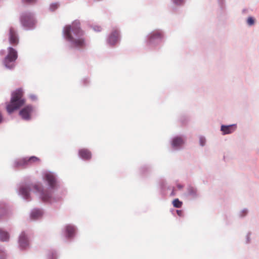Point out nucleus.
<instances>
[{
  "mask_svg": "<svg viewBox=\"0 0 259 259\" xmlns=\"http://www.w3.org/2000/svg\"><path fill=\"white\" fill-rule=\"evenodd\" d=\"M18 244L20 250L26 249L29 246V239L25 232L22 231L18 238Z\"/></svg>",
  "mask_w": 259,
  "mask_h": 259,
  "instance_id": "4468645a",
  "label": "nucleus"
},
{
  "mask_svg": "<svg viewBox=\"0 0 259 259\" xmlns=\"http://www.w3.org/2000/svg\"><path fill=\"white\" fill-rule=\"evenodd\" d=\"M60 6L59 3H53L50 5L49 10L51 12H54L57 10Z\"/></svg>",
  "mask_w": 259,
  "mask_h": 259,
  "instance_id": "c85d7f7f",
  "label": "nucleus"
},
{
  "mask_svg": "<svg viewBox=\"0 0 259 259\" xmlns=\"http://www.w3.org/2000/svg\"><path fill=\"white\" fill-rule=\"evenodd\" d=\"M77 155L80 159L85 162L90 161L92 158V152L86 148H79L78 150Z\"/></svg>",
  "mask_w": 259,
  "mask_h": 259,
  "instance_id": "ddd939ff",
  "label": "nucleus"
},
{
  "mask_svg": "<svg viewBox=\"0 0 259 259\" xmlns=\"http://www.w3.org/2000/svg\"><path fill=\"white\" fill-rule=\"evenodd\" d=\"M206 143V138L202 135H200L199 137V144L201 147H204L205 146Z\"/></svg>",
  "mask_w": 259,
  "mask_h": 259,
  "instance_id": "cd10ccee",
  "label": "nucleus"
},
{
  "mask_svg": "<svg viewBox=\"0 0 259 259\" xmlns=\"http://www.w3.org/2000/svg\"><path fill=\"white\" fill-rule=\"evenodd\" d=\"M44 214V210L42 208H34L30 213V218L31 220L36 221L41 219Z\"/></svg>",
  "mask_w": 259,
  "mask_h": 259,
  "instance_id": "a211bd4d",
  "label": "nucleus"
},
{
  "mask_svg": "<svg viewBox=\"0 0 259 259\" xmlns=\"http://www.w3.org/2000/svg\"><path fill=\"white\" fill-rule=\"evenodd\" d=\"M176 212H177L178 215H179L180 217H182L184 215H183V211L181 209L176 210Z\"/></svg>",
  "mask_w": 259,
  "mask_h": 259,
  "instance_id": "e433bc0d",
  "label": "nucleus"
},
{
  "mask_svg": "<svg viewBox=\"0 0 259 259\" xmlns=\"http://www.w3.org/2000/svg\"><path fill=\"white\" fill-rule=\"evenodd\" d=\"M188 120V118L185 114H181L178 118V121L183 125L186 124Z\"/></svg>",
  "mask_w": 259,
  "mask_h": 259,
  "instance_id": "393cba45",
  "label": "nucleus"
},
{
  "mask_svg": "<svg viewBox=\"0 0 259 259\" xmlns=\"http://www.w3.org/2000/svg\"><path fill=\"white\" fill-rule=\"evenodd\" d=\"M8 214V205L4 201H0V218H2Z\"/></svg>",
  "mask_w": 259,
  "mask_h": 259,
  "instance_id": "412c9836",
  "label": "nucleus"
},
{
  "mask_svg": "<svg viewBox=\"0 0 259 259\" xmlns=\"http://www.w3.org/2000/svg\"><path fill=\"white\" fill-rule=\"evenodd\" d=\"M170 190H171V191L170 193L169 194V196L173 197V196H176V193L175 188L174 187H171V189Z\"/></svg>",
  "mask_w": 259,
  "mask_h": 259,
  "instance_id": "72a5a7b5",
  "label": "nucleus"
},
{
  "mask_svg": "<svg viewBox=\"0 0 259 259\" xmlns=\"http://www.w3.org/2000/svg\"><path fill=\"white\" fill-rule=\"evenodd\" d=\"M247 213V209H244L242 210V211L240 212V216L241 217H244L245 215H246Z\"/></svg>",
  "mask_w": 259,
  "mask_h": 259,
  "instance_id": "c9c22d12",
  "label": "nucleus"
},
{
  "mask_svg": "<svg viewBox=\"0 0 259 259\" xmlns=\"http://www.w3.org/2000/svg\"><path fill=\"white\" fill-rule=\"evenodd\" d=\"M246 22L248 26H252L255 24V19L254 17L250 16L247 18Z\"/></svg>",
  "mask_w": 259,
  "mask_h": 259,
  "instance_id": "a878e982",
  "label": "nucleus"
},
{
  "mask_svg": "<svg viewBox=\"0 0 259 259\" xmlns=\"http://www.w3.org/2000/svg\"><path fill=\"white\" fill-rule=\"evenodd\" d=\"M121 39V30L119 27L114 26L106 35V45L108 48H115L120 44Z\"/></svg>",
  "mask_w": 259,
  "mask_h": 259,
  "instance_id": "6e6552de",
  "label": "nucleus"
},
{
  "mask_svg": "<svg viewBox=\"0 0 259 259\" xmlns=\"http://www.w3.org/2000/svg\"><path fill=\"white\" fill-rule=\"evenodd\" d=\"M18 58V52L12 47L8 48V54L5 57L3 63L7 69L12 70L15 67V62Z\"/></svg>",
  "mask_w": 259,
  "mask_h": 259,
  "instance_id": "9d476101",
  "label": "nucleus"
},
{
  "mask_svg": "<svg viewBox=\"0 0 259 259\" xmlns=\"http://www.w3.org/2000/svg\"><path fill=\"white\" fill-rule=\"evenodd\" d=\"M0 259H5L4 257L0 256Z\"/></svg>",
  "mask_w": 259,
  "mask_h": 259,
  "instance_id": "79ce46f5",
  "label": "nucleus"
},
{
  "mask_svg": "<svg viewBox=\"0 0 259 259\" xmlns=\"http://www.w3.org/2000/svg\"><path fill=\"white\" fill-rule=\"evenodd\" d=\"M10 239L9 232L4 228H0V241L2 242H8Z\"/></svg>",
  "mask_w": 259,
  "mask_h": 259,
  "instance_id": "aec40b11",
  "label": "nucleus"
},
{
  "mask_svg": "<svg viewBox=\"0 0 259 259\" xmlns=\"http://www.w3.org/2000/svg\"><path fill=\"white\" fill-rule=\"evenodd\" d=\"M96 1H98V2H101V1H102L103 0H96Z\"/></svg>",
  "mask_w": 259,
  "mask_h": 259,
  "instance_id": "37998d69",
  "label": "nucleus"
},
{
  "mask_svg": "<svg viewBox=\"0 0 259 259\" xmlns=\"http://www.w3.org/2000/svg\"><path fill=\"white\" fill-rule=\"evenodd\" d=\"M58 252L55 249H50L46 253V259H57Z\"/></svg>",
  "mask_w": 259,
  "mask_h": 259,
  "instance_id": "5701e85b",
  "label": "nucleus"
},
{
  "mask_svg": "<svg viewBox=\"0 0 259 259\" xmlns=\"http://www.w3.org/2000/svg\"><path fill=\"white\" fill-rule=\"evenodd\" d=\"M226 224L227 225H230L231 224V223L228 220H227Z\"/></svg>",
  "mask_w": 259,
  "mask_h": 259,
  "instance_id": "ea45409f",
  "label": "nucleus"
},
{
  "mask_svg": "<svg viewBox=\"0 0 259 259\" xmlns=\"http://www.w3.org/2000/svg\"><path fill=\"white\" fill-rule=\"evenodd\" d=\"M9 43L13 46H17L19 42V37L17 32L13 27H10L8 34Z\"/></svg>",
  "mask_w": 259,
  "mask_h": 259,
  "instance_id": "dca6fc26",
  "label": "nucleus"
},
{
  "mask_svg": "<svg viewBox=\"0 0 259 259\" xmlns=\"http://www.w3.org/2000/svg\"><path fill=\"white\" fill-rule=\"evenodd\" d=\"M22 2L24 3L31 4L36 2V0H22Z\"/></svg>",
  "mask_w": 259,
  "mask_h": 259,
  "instance_id": "f704fd0d",
  "label": "nucleus"
},
{
  "mask_svg": "<svg viewBox=\"0 0 259 259\" xmlns=\"http://www.w3.org/2000/svg\"><path fill=\"white\" fill-rule=\"evenodd\" d=\"M177 188H178L179 190L182 189L183 188V187H184V186H183V185H181V184H178V185H177Z\"/></svg>",
  "mask_w": 259,
  "mask_h": 259,
  "instance_id": "4c0bfd02",
  "label": "nucleus"
},
{
  "mask_svg": "<svg viewBox=\"0 0 259 259\" xmlns=\"http://www.w3.org/2000/svg\"><path fill=\"white\" fill-rule=\"evenodd\" d=\"M165 39V33L162 29H155L149 32L145 36L146 47L150 51H158Z\"/></svg>",
  "mask_w": 259,
  "mask_h": 259,
  "instance_id": "7ed1b4c3",
  "label": "nucleus"
},
{
  "mask_svg": "<svg viewBox=\"0 0 259 259\" xmlns=\"http://www.w3.org/2000/svg\"><path fill=\"white\" fill-rule=\"evenodd\" d=\"M187 140L184 134H174L168 140V144L172 152H178L184 149Z\"/></svg>",
  "mask_w": 259,
  "mask_h": 259,
  "instance_id": "423d86ee",
  "label": "nucleus"
},
{
  "mask_svg": "<svg viewBox=\"0 0 259 259\" xmlns=\"http://www.w3.org/2000/svg\"><path fill=\"white\" fill-rule=\"evenodd\" d=\"M80 83L84 87H88L90 83V79L89 77H84L80 80Z\"/></svg>",
  "mask_w": 259,
  "mask_h": 259,
  "instance_id": "bb28decb",
  "label": "nucleus"
},
{
  "mask_svg": "<svg viewBox=\"0 0 259 259\" xmlns=\"http://www.w3.org/2000/svg\"><path fill=\"white\" fill-rule=\"evenodd\" d=\"M20 19L22 26L25 30H30L35 29L36 20L34 13L28 11L23 12L21 14Z\"/></svg>",
  "mask_w": 259,
  "mask_h": 259,
  "instance_id": "1a4fd4ad",
  "label": "nucleus"
},
{
  "mask_svg": "<svg viewBox=\"0 0 259 259\" xmlns=\"http://www.w3.org/2000/svg\"><path fill=\"white\" fill-rule=\"evenodd\" d=\"M24 92L21 88L17 89L11 93L9 103L6 105V110L9 114L19 110L25 105L26 100L23 97Z\"/></svg>",
  "mask_w": 259,
  "mask_h": 259,
  "instance_id": "20e7f679",
  "label": "nucleus"
},
{
  "mask_svg": "<svg viewBox=\"0 0 259 259\" xmlns=\"http://www.w3.org/2000/svg\"><path fill=\"white\" fill-rule=\"evenodd\" d=\"M186 195L192 200H196L200 197L198 189L192 185H189L186 189Z\"/></svg>",
  "mask_w": 259,
  "mask_h": 259,
  "instance_id": "2eb2a0df",
  "label": "nucleus"
},
{
  "mask_svg": "<svg viewBox=\"0 0 259 259\" xmlns=\"http://www.w3.org/2000/svg\"><path fill=\"white\" fill-rule=\"evenodd\" d=\"M172 204L174 207L180 208H181L183 205V202L179 198H175L172 200Z\"/></svg>",
  "mask_w": 259,
  "mask_h": 259,
  "instance_id": "b1692460",
  "label": "nucleus"
},
{
  "mask_svg": "<svg viewBox=\"0 0 259 259\" xmlns=\"http://www.w3.org/2000/svg\"><path fill=\"white\" fill-rule=\"evenodd\" d=\"M33 111V106L31 104H27L19 109V115L22 120L29 121L32 120Z\"/></svg>",
  "mask_w": 259,
  "mask_h": 259,
  "instance_id": "f8f14e48",
  "label": "nucleus"
},
{
  "mask_svg": "<svg viewBox=\"0 0 259 259\" xmlns=\"http://www.w3.org/2000/svg\"><path fill=\"white\" fill-rule=\"evenodd\" d=\"M85 32L81 28L78 20H74L71 24L66 25L63 29L62 35L66 47L74 51H82L87 46Z\"/></svg>",
  "mask_w": 259,
  "mask_h": 259,
  "instance_id": "f03ea898",
  "label": "nucleus"
},
{
  "mask_svg": "<svg viewBox=\"0 0 259 259\" xmlns=\"http://www.w3.org/2000/svg\"><path fill=\"white\" fill-rule=\"evenodd\" d=\"M251 232H249L247 233V234L246 235V243L249 244L250 242L251 239H250V235H251Z\"/></svg>",
  "mask_w": 259,
  "mask_h": 259,
  "instance_id": "473e14b6",
  "label": "nucleus"
},
{
  "mask_svg": "<svg viewBox=\"0 0 259 259\" xmlns=\"http://www.w3.org/2000/svg\"><path fill=\"white\" fill-rule=\"evenodd\" d=\"M172 8H178L184 6L186 2V0H170Z\"/></svg>",
  "mask_w": 259,
  "mask_h": 259,
  "instance_id": "4be33fe9",
  "label": "nucleus"
},
{
  "mask_svg": "<svg viewBox=\"0 0 259 259\" xmlns=\"http://www.w3.org/2000/svg\"><path fill=\"white\" fill-rule=\"evenodd\" d=\"M40 162L41 159L34 155L21 157L14 159L12 162L11 167L15 170L23 169Z\"/></svg>",
  "mask_w": 259,
  "mask_h": 259,
  "instance_id": "39448f33",
  "label": "nucleus"
},
{
  "mask_svg": "<svg viewBox=\"0 0 259 259\" xmlns=\"http://www.w3.org/2000/svg\"><path fill=\"white\" fill-rule=\"evenodd\" d=\"M246 11V9H243V10H242V13H244Z\"/></svg>",
  "mask_w": 259,
  "mask_h": 259,
  "instance_id": "a19ab883",
  "label": "nucleus"
},
{
  "mask_svg": "<svg viewBox=\"0 0 259 259\" xmlns=\"http://www.w3.org/2000/svg\"><path fill=\"white\" fill-rule=\"evenodd\" d=\"M154 169V165L152 163H144L139 166L138 168V174L139 177L143 179H147L150 178Z\"/></svg>",
  "mask_w": 259,
  "mask_h": 259,
  "instance_id": "9b49d317",
  "label": "nucleus"
},
{
  "mask_svg": "<svg viewBox=\"0 0 259 259\" xmlns=\"http://www.w3.org/2000/svg\"><path fill=\"white\" fill-rule=\"evenodd\" d=\"M219 6L222 10L225 9L226 7V1L225 0H218Z\"/></svg>",
  "mask_w": 259,
  "mask_h": 259,
  "instance_id": "c756f323",
  "label": "nucleus"
},
{
  "mask_svg": "<svg viewBox=\"0 0 259 259\" xmlns=\"http://www.w3.org/2000/svg\"><path fill=\"white\" fill-rule=\"evenodd\" d=\"M158 185L160 194L162 197H165L168 194L167 191L171 190V186L168 185L166 181L164 179H160L159 181Z\"/></svg>",
  "mask_w": 259,
  "mask_h": 259,
  "instance_id": "f3484780",
  "label": "nucleus"
},
{
  "mask_svg": "<svg viewBox=\"0 0 259 259\" xmlns=\"http://www.w3.org/2000/svg\"><path fill=\"white\" fill-rule=\"evenodd\" d=\"M6 53V50H1L0 51V55H4Z\"/></svg>",
  "mask_w": 259,
  "mask_h": 259,
  "instance_id": "58836bf2",
  "label": "nucleus"
},
{
  "mask_svg": "<svg viewBox=\"0 0 259 259\" xmlns=\"http://www.w3.org/2000/svg\"><path fill=\"white\" fill-rule=\"evenodd\" d=\"M28 98L32 101H36L37 100V97L36 95L31 94L28 95Z\"/></svg>",
  "mask_w": 259,
  "mask_h": 259,
  "instance_id": "7c9ffc66",
  "label": "nucleus"
},
{
  "mask_svg": "<svg viewBox=\"0 0 259 259\" xmlns=\"http://www.w3.org/2000/svg\"><path fill=\"white\" fill-rule=\"evenodd\" d=\"M92 28L96 32H100L102 30L101 27L99 25H94Z\"/></svg>",
  "mask_w": 259,
  "mask_h": 259,
  "instance_id": "2f4dec72",
  "label": "nucleus"
},
{
  "mask_svg": "<svg viewBox=\"0 0 259 259\" xmlns=\"http://www.w3.org/2000/svg\"><path fill=\"white\" fill-rule=\"evenodd\" d=\"M78 232V228L73 224H66L63 226L61 230L62 241L66 244L74 242Z\"/></svg>",
  "mask_w": 259,
  "mask_h": 259,
  "instance_id": "0eeeda50",
  "label": "nucleus"
},
{
  "mask_svg": "<svg viewBox=\"0 0 259 259\" xmlns=\"http://www.w3.org/2000/svg\"><path fill=\"white\" fill-rule=\"evenodd\" d=\"M237 128L236 124H221L220 131L222 132V135L231 134L233 133Z\"/></svg>",
  "mask_w": 259,
  "mask_h": 259,
  "instance_id": "6ab92c4d",
  "label": "nucleus"
},
{
  "mask_svg": "<svg viewBox=\"0 0 259 259\" xmlns=\"http://www.w3.org/2000/svg\"><path fill=\"white\" fill-rule=\"evenodd\" d=\"M43 179L46 189H44L42 186L36 184L22 185L19 188V195L26 201H30L31 200L30 192L33 189L42 202L50 204L56 209L59 208L66 195V189L63 187L58 175L54 172L45 171Z\"/></svg>",
  "mask_w": 259,
  "mask_h": 259,
  "instance_id": "f257e3e1",
  "label": "nucleus"
}]
</instances>
